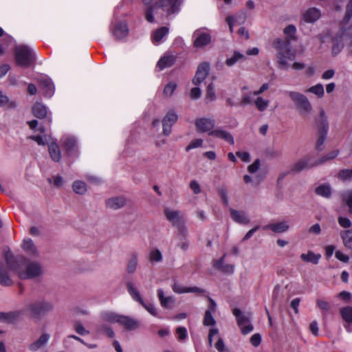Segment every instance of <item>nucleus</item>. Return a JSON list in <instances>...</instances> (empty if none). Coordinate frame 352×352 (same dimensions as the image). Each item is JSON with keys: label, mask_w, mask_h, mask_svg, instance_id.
<instances>
[{"label": "nucleus", "mask_w": 352, "mask_h": 352, "mask_svg": "<svg viewBox=\"0 0 352 352\" xmlns=\"http://www.w3.org/2000/svg\"><path fill=\"white\" fill-rule=\"evenodd\" d=\"M4 258L8 270L16 274L21 279H33L43 274V268L39 263L27 261L21 256L14 257L10 250H4Z\"/></svg>", "instance_id": "f257e3e1"}, {"label": "nucleus", "mask_w": 352, "mask_h": 352, "mask_svg": "<svg viewBox=\"0 0 352 352\" xmlns=\"http://www.w3.org/2000/svg\"><path fill=\"white\" fill-rule=\"evenodd\" d=\"M184 0H158L155 4L149 6L145 11V18L150 22L162 20L164 16L177 14L180 10Z\"/></svg>", "instance_id": "f03ea898"}, {"label": "nucleus", "mask_w": 352, "mask_h": 352, "mask_svg": "<svg viewBox=\"0 0 352 352\" xmlns=\"http://www.w3.org/2000/svg\"><path fill=\"white\" fill-rule=\"evenodd\" d=\"M272 45L276 51V58L279 68L287 69L288 61L295 58V54L291 50V43L283 38H276L273 40Z\"/></svg>", "instance_id": "7ed1b4c3"}, {"label": "nucleus", "mask_w": 352, "mask_h": 352, "mask_svg": "<svg viewBox=\"0 0 352 352\" xmlns=\"http://www.w3.org/2000/svg\"><path fill=\"white\" fill-rule=\"evenodd\" d=\"M14 56L17 65L23 67H30L36 60V54L34 50L26 45H19L14 48Z\"/></svg>", "instance_id": "20e7f679"}, {"label": "nucleus", "mask_w": 352, "mask_h": 352, "mask_svg": "<svg viewBox=\"0 0 352 352\" xmlns=\"http://www.w3.org/2000/svg\"><path fill=\"white\" fill-rule=\"evenodd\" d=\"M52 309L53 305L52 303L45 300H40L28 303L26 305L24 312L26 311L27 314L32 318L40 319L51 311Z\"/></svg>", "instance_id": "39448f33"}, {"label": "nucleus", "mask_w": 352, "mask_h": 352, "mask_svg": "<svg viewBox=\"0 0 352 352\" xmlns=\"http://www.w3.org/2000/svg\"><path fill=\"white\" fill-rule=\"evenodd\" d=\"M287 94L302 116H306L311 112L312 106L307 96L294 91H287Z\"/></svg>", "instance_id": "423d86ee"}, {"label": "nucleus", "mask_w": 352, "mask_h": 352, "mask_svg": "<svg viewBox=\"0 0 352 352\" xmlns=\"http://www.w3.org/2000/svg\"><path fill=\"white\" fill-rule=\"evenodd\" d=\"M319 137L316 142V148L320 150L323 144L329 130V123L323 109L320 111L319 117L316 119Z\"/></svg>", "instance_id": "0eeeda50"}, {"label": "nucleus", "mask_w": 352, "mask_h": 352, "mask_svg": "<svg viewBox=\"0 0 352 352\" xmlns=\"http://www.w3.org/2000/svg\"><path fill=\"white\" fill-rule=\"evenodd\" d=\"M126 289L131 298L142 305L144 309L148 311L152 316H157V311L155 306L151 303H145L141 297L138 290L135 288L132 282L129 281L126 283Z\"/></svg>", "instance_id": "6e6552de"}, {"label": "nucleus", "mask_w": 352, "mask_h": 352, "mask_svg": "<svg viewBox=\"0 0 352 352\" xmlns=\"http://www.w3.org/2000/svg\"><path fill=\"white\" fill-rule=\"evenodd\" d=\"M215 123V120L213 118L202 117L195 120L196 131L198 133H208L209 135L214 129Z\"/></svg>", "instance_id": "1a4fd4ad"}, {"label": "nucleus", "mask_w": 352, "mask_h": 352, "mask_svg": "<svg viewBox=\"0 0 352 352\" xmlns=\"http://www.w3.org/2000/svg\"><path fill=\"white\" fill-rule=\"evenodd\" d=\"M194 46L197 48H204L211 42V36L208 30L198 29L193 33Z\"/></svg>", "instance_id": "9d476101"}, {"label": "nucleus", "mask_w": 352, "mask_h": 352, "mask_svg": "<svg viewBox=\"0 0 352 352\" xmlns=\"http://www.w3.org/2000/svg\"><path fill=\"white\" fill-rule=\"evenodd\" d=\"M318 165V163L316 162V160H314L311 157H305L297 161L292 166L291 171L294 173H299L302 170L311 168Z\"/></svg>", "instance_id": "9b49d317"}, {"label": "nucleus", "mask_w": 352, "mask_h": 352, "mask_svg": "<svg viewBox=\"0 0 352 352\" xmlns=\"http://www.w3.org/2000/svg\"><path fill=\"white\" fill-rule=\"evenodd\" d=\"M178 116L173 110L169 111L162 119V133L164 135L168 136L171 133L172 126L177 121Z\"/></svg>", "instance_id": "f8f14e48"}, {"label": "nucleus", "mask_w": 352, "mask_h": 352, "mask_svg": "<svg viewBox=\"0 0 352 352\" xmlns=\"http://www.w3.org/2000/svg\"><path fill=\"white\" fill-rule=\"evenodd\" d=\"M39 87L43 90L45 97H51L54 91V85L52 80L47 76L42 75L37 78Z\"/></svg>", "instance_id": "ddd939ff"}, {"label": "nucleus", "mask_w": 352, "mask_h": 352, "mask_svg": "<svg viewBox=\"0 0 352 352\" xmlns=\"http://www.w3.org/2000/svg\"><path fill=\"white\" fill-rule=\"evenodd\" d=\"M24 310H16L9 312H0V321L6 323H14L22 320Z\"/></svg>", "instance_id": "4468645a"}, {"label": "nucleus", "mask_w": 352, "mask_h": 352, "mask_svg": "<svg viewBox=\"0 0 352 352\" xmlns=\"http://www.w3.org/2000/svg\"><path fill=\"white\" fill-rule=\"evenodd\" d=\"M164 214L173 226H175L185 220L184 214L179 210L165 208Z\"/></svg>", "instance_id": "2eb2a0df"}, {"label": "nucleus", "mask_w": 352, "mask_h": 352, "mask_svg": "<svg viewBox=\"0 0 352 352\" xmlns=\"http://www.w3.org/2000/svg\"><path fill=\"white\" fill-rule=\"evenodd\" d=\"M217 304L214 300L209 298L208 309L206 311L203 324L204 326H213L216 324V320L212 316V314L216 311Z\"/></svg>", "instance_id": "dca6fc26"}, {"label": "nucleus", "mask_w": 352, "mask_h": 352, "mask_svg": "<svg viewBox=\"0 0 352 352\" xmlns=\"http://www.w3.org/2000/svg\"><path fill=\"white\" fill-rule=\"evenodd\" d=\"M209 69L210 67L207 63H202L198 66L195 78L192 80L195 85H199L205 80L208 75Z\"/></svg>", "instance_id": "f3484780"}, {"label": "nucleus", "mask_w": 352, "mask_h": 352, "mask_svg": "<svg viewBox=\"0 0 352 352\" xmlns=\"http://www.w3.org/2000/svg\"><path fill=\"white\" fill-rule=\"evenodd\" d=\"M32 113L34 116L38 118L43 119L47 117L49 123L52 122L51 113L47 116V107L41 102H36L32 107Z\"/></svg>", "instance_id": "a211bd4d"}, {"label": "nucleus", "mask_w": 352, "mask_h": 352, "mask_svg": "<svg viewBox=\"0 0 352 352\" xmlns=\"http://www.w3.org/2000/svg\"><path fill=\"white\" fill-rule=\"evenodd\" d=\"M61 142L63 147L68 154L77 152L78 144L76 138L71 135H65L62 138Z\"/></svg>", "instance_id": "6ab92c4d"}, {"label": "nucleus", "mask_w": 352, "mask_h": 352, "mask_svg": "<svg viewBox=\"0 0 352 352\" xmlns=\"http://www.w3.org/2000/svg\"><path fill=\"white\" fill-rule=\"evenodd\" d=\"M210 135L217 138L222 139L230 144L233 145L234 144L232 135L229 132L226 131L221 127L213 129L212 131L210 133Z\"/></svg>", "instance_id": "aec40b11"}, {"label": "nucleus", "mask_w": 352, "mask_h": 352, "mask_svg": "<svg viewBox=\"0 0 352 352\" xmlns=\"http://www.w3.org/2000/svg\"><path fill=\"white\" fill-rule=\"evenodd\" d=\"M340 314L344 321V328L349 332L352 331V307L347 306L340 309Z\"/></svg>", "instance_id": "412c9836"}, {"label": "nucleus", "mask_w": 352, "mask_h": 352, "mask_svg": "<svg viewBox=\"0 0 352 352\" xmlns=\"http://www.w3.org/2000/svg\"><path fill=\"white\" fill-rule=\"evenodd\" d=\"M246 19V14L245 12L241 11L234 16H228L226 22L229 25L230 32H233V27L235 25H241L245 22Z\"/></svg>", "instance_id": "4be33fe9"}, {"label": "nucleus", "mask_w": 352, "mask_h": 352, "mask_svg": "<svg viewBox=\"0 0 352 352\" xmlns=\"http://www.w3.org/2000/svg\"><path fill=\"white\" fill-rule=\"evenodd\" d=\"M230 212L231 218L236 223L243 225H247L250 223V220L244 211L230 209Z\"/></svg>", "instance_id": "5701e85b"}, {"label": "nucleus", "mask_w": 352, "mask_h": 352, "mask_svg": "<svg viewBox=\"0 0 352 352\" xmlns=\"http://www.w3.org/2000/svg\"><path fill=\"white\" fill-rule=\"evenodd\" d=\"M126 204V199L123 197H113L106 200V206L113 210H118Z\"/></svg>", "instance_id": "b1692460"}, {"label": "nucleus", "mask_w": 352, "mask_h": 352, "mask_svg": "<svg viewBox=\"0 0 352 352\" xmlns=\"http://www.w3.org/2000/svg\"><path fill=\"white\" fill-rule=\"evenodd\" d=\"M321 16L320 11L316 8H311L306 10L303 14V19L307 23H314L317 21Z\"/></svg>", "instance_id": "393cba45"}, {"label": "nucleus", "mask_w": 352, "mask_h": 352, "mask_svg": "<svg viewBox=\"0 0 352 352\" xmlns=\"http://www.w3.org/2000/svg\"><path fill=\"white\" fill-rule=\"evenodd\" d=\"M119 324L124 326L129 331H133L139 327V322L138 320L122 315Z\"/></svg>", "instance_id": "a878e982"}, {"label": "nucleus", "mask_w": 352, "mask_h": 352, "mask_svg": "<svg viewBox=\"0 0 352 352\" xmlns=\"http://www.w3.org/2000/svg\"><path fill=\"white\" fill-rule=\"evenodd\" d=\"M289 226L287 221H281L276 223L266 225L263 227V230H271L276 233H282L288 230Z\"/></svg>", "instance_id": "bb28decb"}, {"label": "nucleus", "mask_w": 352, "mask_h": 352, "mask_svg": "<svg viewBox=\"0 0 352 352\" xmlns=\"http://www.w3.org/2000/svg\"><path fill=\"white\" fill-rule=\"evenodd\" d=\"M48 151L51 159L56 162H60L61 159V152L59 146L56 142H52L48 145Z\"/></svg>", "instance_id": "cd10ccee"}, {"label": "nucleus", "mask_w": 352, "mask_h": 352, "mask_svg": "<svg viewBox=\"0 0 352 352\" xmlns=\"http://www.w3.org/2000/svg\"><path fill=\"white\" fill-rule=\"evenodd\" d=\"M112 32L113 36L117 39L124 38L128 34V28L126 24L122 22L117 23L115 25Z\"/></svg>", "instance_id": "c85d7f7f"}, {"label": "nucleus", "mask_w": 352, "mask_h": 352, "mask_svg": "<svg viewBox=\"0 0 352 352\" xmlns=\"http://www.w3.org/2000/svg\"><path fill=\"white\" fill-rule=\"evenodd\" d=\"M175 62V57L173 55H166L162 57L157 62V67L160 70H163L165 68L170 67L174 65Z\"/></svg>", "instance_id": "c756f323"}, {"label": "nucleus", "mask_w": 352, "mask_h": 352, "mask_svg": "<svg viewBox=\"0 0 352 352\" xmlns=\"http://www.w3.org/2000/svg\"><path fill=\"white\" fill-rule=\"evenodd\" d=\"M157 296L162 307L164 308L170 309L174 303V298L172 296H164V291L162 289H157Z\"/></svg>", "instance_id": "7c9ffc66"}, {"label": "nucleus", "mask_w": 352, "mask_h": 352, "mask_svg": "<svg viewBox=\"0 0 352 352\" xmlns=\"http://www.w3.org/2000/svg\"><path fill=\"white\" fill-rule=\"evenodd\" d=\"M50 336L48 333H43L37 340L32 343L29 349L31 351H36L41 346H44L50 340Z\"/></svg>", "instance_id": "2f4dec72"}, {"label": "nucleus", "mask_w": 352, "mask_h": 352, "mask_svg": "<svg viewBox=\"0 0 352 352\" xmlns=\"http://www.w3.org/2000/svg\"><path fill=\"white\" fill-rule=\"evenodd\" d=\"M21 246L23 250L29 255L34 256L38 253L36 246L30 239H24Z\"/></svg>", "instance_id": "473e14b6"}, {"label": "nucleus", "mask_w": 352, "mask_h": 352, "mask_svg": "<svg viewBox=\"0 0 352 352\" xmlns=\"http://www.w3.org/2000/svg\"><path fill=\"white\" fill-rule=\"evenodd\" d=\"M283 32L286 36L285 38H283L285 41H288L289 43H291L292 41H296V28L294 25H289L285 27Z\"/></svg>", "instance_id": "72a5a7b5"}, {"label": "nucleus", "mask_w": 352, "mask_h": 352, "mask_svg": "<svg viewBox=\"0 0 352 352\" xmlns=\"http://www.w3.org/2000/svg\"><path fill=\"white\" fill-rule=\"evenodd\" d=\"M270 101L268 99H265L263 97L257 96L254 100V104L258 111L263 112L269 107Z\"/></svg>", "instance_id": "f704fd0d"}, {"label": "nucleus", "mask_w": 352, "mask_h": 352, "mask_svg": "<svg viewBox=\"0 0 352 352\" xmlns=\"http://www.w3.org/2000/svg\"><path fill=\"white\" fill-rule=\"evenodd\" d=\"M320 254H316L314 252L309 251L307 253L302 254L300 255V258L307 263H311L314 264H318L319 262V260L320 259Z\"/></svg>", "instance_id": "c9c22d12"}, {"label": "nucleus", "mask_w": 352, "mask_h": 352, "mask_svg": "<svg viewBox=\"0 0 352 352\" xmlns=\"http://www.w3.org/2000/svg\"><path fill=\"white\" fill-rule=\"evenodd\" d=\"M344 246L352 250V230H347L340 232Z\"/></svg>", "instance_id": "e433bc0d"}, {"label": "nucleus", "mask_w": 352, "mask_h": 352, "mask_svg": "<svg viewBox=\"0 0 352 352\" xmlns=\"http://www.w3.org/2000/svg\"><path fill=\"white\" fill-rule=\"evenodd\" d=\"M138 263V255L136 254H133L126 265V272L129 274H133L136 271L137 266Z\"/></svg>", "instance_id": "4c0bfd02"}, {"label": "nucleus", "mask_w": 352, "mask_h": 352, "mask_svg": "<svg viewBox=\"0 0 352 352\" xmlns=\"http://www.w3.org/2000/svg\"><path fill=\"white\" fill-rule=\"evenodd\" d=\"M232 313L236 318L237 324L239 326H242L246 323L250 322L249 317L243 314L240 309L236 308L233 309Z\"/></svg>", "instance_id": "58836bf2"}, {"label": "nucleus", "mask_w": 352, "mask_h": 352, "mask_svg": "<svg viewBox=\"0 0 352 352\" xmlns=\"http://www.w3.org/2000/svg\"><path fill=\"white\" fill-rule=\"evenodd\" d=\"M245 59V56L243 54H241L239 52H234L230 58L226 59V64L228 67H232L237 62L243 60Z\"/></svg>", "instance_id": "ea45409f"}, {"label": "nucleus", "mask_w": 352, "mask_h": 352, "mask_svg": "<svg viewBox=\"0 0 352 352\" xmlns=\"http://www.w3.org/2000/svg\"><path fill=\"white\" fill-rule=\"evenodd\" d=\"M0 284L3 286H10L13 284L7 272L1 266L0 267Z\"/></svg>", "instance_id": "a19ab883"}, {"label": "nucleus", "mask_w": 352, "mask_h": 352, "mask_svg": "<svg viewBox=\"0 0 352 352\" xmlns=\"http://www.w3.org/2000/svg\"><path fill=\"white\" fill-rule=\"evenodd\" d=\"M121 316L122 315H119L113 312H107L103 314L102 319L106 322L111 323H120Z\"/></svg>", "instance_id": "79ce46f5"}, {"label": "nucleus", "mask_w": 352, "mask_h": 352, "mask_svg": "<svg viewBox=\"0 0 352 352\" xmlns=\"http://www.w3.org/2000/svg\"><path fill=\"white\" fill-rule=\"evenodd\" d=\"M169 30L166 27H162L157 29L153 34V39L155 42H160L168 34Z\"/></svg>", "instance_id": "37998d69"}, {"label": "nucleus", "mask_w": 352, "mask_h": 352, "mask_svg": "<svg viewBox=\"0 0 352 352\" xmlns=\"http://www.w3.org/2000/svg\"><path fill=\"white\" fill-rule=\"evenodd\" d=\"M73 190L78 194L82 195L87 192V185L82 181H75L72 185Z\"/></svg>", "instance_id": "c03bdc74"}, {"label": "nucleus", "mask_w": 352, "mask_h": 352, "mask_svg": "<svg viewBox=\"0 0 352 352\" xmlns=\"http://www.w3.org/2000/svg\"><path fill=\"white\" fill-rule=\"evenodd\" d=\"M316 193L324 197H329L331 194V190L329 186L320 185L316 188Z\"/></svg>", "instance_id": "a18cd8bd"}, {"label": "nucleus", "mask_w": 352, "mask_h": 352, "mask_svg": "<svg viewBox=\"0 0 352 352\" xmlns=\"http://www.w3.org/2000/svg\"><path fill=\"white\" fill-rule=\"evenodd\" d=\"M307 91L316 95L319 98H322L324 94L323 85L320 83L309 87Z\"/></svg>", "instance_id": "49530a36"}, {"label": "nucleus", "mask_w": 352, "mask_h": 352, "mask_svg": "<svg viewBox=\"0 0 352 352\" xmlns=\"http://www.w3.org/2000/svg\"><path fill=\"white\" fill-rule=\"evenodd\" d=\"M16 106L14 102H10L8 98L0 91V107L14 108Z\"/></svg>", "instance_id": "de8ad7c7"}, {"label": "nucleus", "mask_w": 352, "mask_h": 352, "mask_svg": "<svg viewBox=\"0 0 352 352\" xmlns=\"http://www.w3.org/2000/svg\"><path fill=\"white\" fill-rule=\"evenodd\" d=\"M98 331L99 333L106 334L109 338H113L115 333L113 329L106 324H100L98 327Z\"/></svg>", "instance_id": "09e8293b"}, {"label": "nucleus", "mask_w": 352, "mask_h": 352, "mask_svg": "<svg viewBox=\"0 0 352 352\" xmlns=\"http://www.w3.org/2000/svg\"><path fill=\"white\" fill-rule=\"evenodd\" d=\"M175 227L177 228L178 234L181 236L182 239L187 238L188 234V228L186 226V221L184 220L182 223H179L178 225L175 226Z\"/></svg>", "instance_id": "8fccbe9b"}, {"label": "nucleus", "mask_w": 352, "mask_h": 352, "mask_svg": "<svg viewBox=\"0 0 352 352\" xmlns=\"http://www.w3.org/2000/svg\"><path fill=\"white\" fill-rule=\"evenodd\" d=\"M252 96H253V92L252 93L250 92L249 94H243L241 97V100L239 104L241 106H245V105H248V104H254V101L252 98Z\"/></svg>", "instance_id": "3c124183"}, {"label": "nucleus", "mask_w": 352, "mask_h": 352, "mask_svg": "<svg viewBox=\"0 0 352 352\" xmlns=\"http://www.w3.org/2000/svg\"><path fill=\"white\" fill-rule=\"evenodd\" d=\"M162 259V255L159 250H154L149 254V260L151 262H160Z\"/></svg>", "instance_id": "603ef678"}, {"label": "nucleus", "mask_w": 352, "mask_h": 352, "mask_svg": "<svg viewBox=\"0 0 352 352\" xmlns=\"http://www.w3.org/2000/svg\"><path fill=\"white\" fill-rule=\"evenodd\" d=\"M338 155V151H331V153H328L327 155L321 157L320 160H316V162L318 163V165L322 164L328 160L334 159L335 157H337Z\"/></svg>", "instance_id": "864d4df0"}, {"label": "nucleus", "mask_w": 352, "mask_h": 352, "mask_svg": "<svg viewBox=\"0 0 352 352\" xmlns=\"http://www.w3.org/2000/svg\"><path fill=\"white\" fill-rule=\"evenodd\" d=\"M344 47V43L342 42V40H336L334 41L333 47H332V53L334 55H337L340 53V52L342 50V49Z\"/></svg>", "instance_id": "5fc2aeb1"}, {"label": "nucleus", "mask_w": 352, "mask_h": 352, "mask_svg": "<svg viewBox=\"0 0 352 352\" xmlns=\"http://www.w3.org/2000/svg\"><path fill=\"white\" fill-rule=\"evenodd\" d=\"M75 331L81 336L88 335L89 331L86 330L80 322H76L74 324Z\"/></svg>", "instance_id": "6e6d98bb"}, {"label": "nucleus", "mask_w": 352, "mask_h": 352, "mask_svg": "<svg viewBox=\"0 0 352 352\" xmlns=\"http://www.w3.org/2000/svg\"><path fill=\"white\" fill-rule=\"evenodd\" d=\"M176 87L177 85L175 82H170L167 84L164 87V94L168 97L172 96Z\"/></svg>", "instance_id": "4d7b16f0"}, {"label": "nucleus", "mask_w": 352, "mask_h": 352, "mask_svg": "<svg viewBox=\"0 0 352 352\" xmlns=\"http://www.w3.org/2000/svg\"><path fill=\"white\" fill-rule=\"evenodd\" d=\"M317 306L323 311H329L331 309L330 303L327 301L318 299L316 301Z\"/></svg>", "instance_id": "13d9d810"}, {"label": "nucleus", "mask_w": 352, "mask_h": 352, "mask_svg": "<svg viewBox=\"0 0 352 352\" xmlns=\"http://www.w3.org/2000/svg\"><path fill=\"white\" fill-rule=\"evenodd\" d=\"M176 333L179 340H184L188 336L187 329L184 327H179L176 329Z\"/></svg>", "instance_id": "bf43d9fd"}, {"label": "nucleus", "mask_w": 352, "mask_h": 352, "mask_svg": "<svg viewBox=\"0 0 352 352\" xmlns=\"http://www.w3.org/2000/svg\"><path fill=\"white\" fill-rule=\"evenodd\" d=\"M339 177L343 180L352 179V169L340 170L339 173Z\"/></svg>", "instance_id": "052dcab7"}, {"label": "nucleus", "mask_w": 352, "mask_h": 352, "mask_svg": "<svg viewBox=\"0 0 352 352\" xmlns=\"http://www.w3.org/2000/svg\"><path fill=\"white\" fill-rule=\"evenodd\" d=\"M352 17V0H349L346 5V13L344 21L347 23Z\"/></svg>", "instance_id": "680f3d73"}, {"label": "nucleus", "mask_w": 352, "mask_h": 352, "mask_svg": "<svg viewBox=\"0 0 352 352\" xmlns=\"http://www.w3.org/2000/svg\"><path fill=\"white\" fill-rule=\"evenodd\" d=\"M48 182L50 184L53 183V184L56 187H60L63 184V179L62 177L58 175L54 176L52 178H49Z\"/></svg>", "instance_id": "e2e57ef3"}, {"label": "nucleus", "mask_w": 352, "mask_h": 352, "mask_svg": "<svg viewBox=\"0 0 352 352\" xmlns=\"http://www.w3.org/2000/svg\"><path fill=\"white\" fill-rule=\"evenodd\" d=\"M206 98L210 101L214 100L216 98L215 92L214 90V86L212 83L208 85L207 88Z\"/></svg>", "instance_id": "0e129e2a"}, {"label": "nucleus", "mask_w": 352, "mask_h": 352, "mask_svg": "<svg viewBox=\"0 0 352 352\" xmlns=\"http://www.w3.org/2000/svg\"><path fill=\"white\" fill-rule=\"evenodd\" d=\"M203 144V140L201 139H195L190 142L188 146L186 147V150L188 151L190 149L199 148Z\"/></svg>", "instance_id": "69168bd1"}, {"label": "nucleus", "mask_w": 352, "mask_h": 352, "mask_svg": "<svg viewBox=\"0 0 352 352\" xmlns=\"http://www.w3.org/2000/svg\"><path fill=\"white\" fill-rule=\"evenodd\" d=\"M344 201L349 208V212L352 214V192H346L343 197Z\"/></svg>", "instance_id": "338daca9"}, {"label": "nucleus", "mask_w": 352, "mask_h": 352, "mask_svg": "<svg viewBox=\"0 0 352 352\" xmlns=\"http://www.w3.org/2000/svg\"><path fill=\"white\" fill-rule=\"evenodd\" d=\"M338 221L340 226L344 228H350L352 225L351 221L346 217H340Z\"/></svg>", "instance_id": "774afa93"}]
</instances>
